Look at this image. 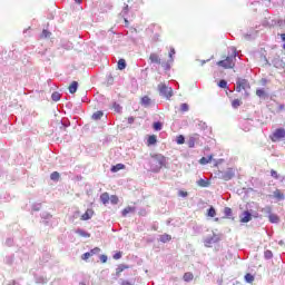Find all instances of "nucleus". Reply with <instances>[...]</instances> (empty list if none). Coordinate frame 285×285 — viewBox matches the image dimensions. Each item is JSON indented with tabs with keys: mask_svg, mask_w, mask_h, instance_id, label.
Returning <instances> with one entry per match:
<instances>
[{
	"mask_svg": "<svg viewBox=\"0 0 285 285\" xmlns=\"http://www.w3.org/2000/svg\"><path fill=\"white\" fill-rule=\"evenodd\" d=\"M235 61H237V48L230 47L228 48L227 56L223 57V60L217 62V66L224 68L225 70L235 68Z\"/></svg>",
	"mask_w": 285,
	"mask_h": 285,
	"instance_id": "nucleus-1",
	"label": "nucleus"
},
{
	"mask_svg": "<svg viewBox=\"0 0 285 285\" xmlns=\"http://www.w3.org/2000/svg\"><path fill=\"white\" fill-rule=\"evenodd\" d=\"M158 91L163 97H166V99L173 97V88L168 87L166 82H160L158 85Z\"/></svg>",
	"mask_w": 285,
	"mask_h": 285,
	"instance_id": "nucleus-2",
	"label": "nucleus"
},
{
	"mask_svg": "<svg viewBox=\"0 0 285 285\" xmlns=\"http://www.w3.org/2000/svg\"><path fill=\"white\" fill-rule=\"evenodd\" d=\"M271 141L277 142L282 141V139H285V129L284 128H277L271 136Z\"/></svg>",
	"mask_w": 285,
	"mask_h": 285,
	"instance_id": "nucleus-3",
	"label": "nucleus"
},
{
	"mask_svg": "<svg viewBox=\"0 0 285 285\" xmlns=\"http://www.w3.org/2000/svg\"><path fill=\"white\" fill-rule=\"evenodd\" d=\"M242 90H250V83L246 79H238L236 81V92H242Z\"/></svg>",
	"mask_w": 285,
	"mask_h": 285,
	"instance_id": "nucleus-4",
	"label": "nucleus"
},
{
	"mask_svg": "<svg viewBox=\"0 0 285 285\" xmlns=\"http://www.w3.org/2000/svg\"><path fill=\"white\" fill-rule=\"evenodd\" d=\"M154 163L158 166H166V158L161 154H156L153 156Z\"/></svg>",
	"mask_w": 285,
	"mask_h": 285,
	"instance_id": "nucleus-5",
	"label": "nucleus"
},
{
	"mask_svg": "<svg viewBox=\"0 0 285 285\" xmlns=\"http://www.w3.org/2000/svg\"><path fill=\"white\" fill-rule=\"evenodd\" d=\"M233 177H235V170H233V168H228L222 174V179H224L225 181H230Z\"/></svg>",
	"mask_w": 285,
	"mask_h": 285,
	"instance_id": "nucleus-6",
	"label": "nucleus"
},
{
	"mask_svg": "<svg viewBox=\"0 0 285 285\" xmlns=\"http://www.w3.org/2000/svg\"><path fill=\"white\" fill-rule=\"evenodd\" d=\"M94 215H95L94 209H87L85 214L81 215L80 219L81 222H88V219H92Z\"/></svg>",
	"mask_w": 285,
	"mask_h": 285,
	"instance_id": "nucleus-7",
	"label": "nucleus"
},
{
	"mask_svg": "<svg viewBox=\"0 0 285 285\" xmlns=\"http://www.w3.org/2000/svg\"><path fill=\"white\" fill-rule=\"evenodd\" d=\"M243 215H244V217L240 218V222L243 224H248V222H250V219H253V215L249 214V212H244Z\"/></svg>",
	"mask_w": 285,
	"mask_h": 285,
	"instance_id": "nucleus-8",
	"label": "nucleus"
},
{
	"mask_svg": "<svg viewBox=\"0 0 285 285\" xmlns=\"http://www.w3.org/2000/svg\"><path fill=\"white\" fill-rule=\"evenodd\" d=\"M79 88V82L77 81H72L70 85H69V92L70 95H75V92H77V89Z\"/></svg>",
	"mask_w": 285,
	"mask_h": 285,
	"instance_id": "nucleus-9",
	"label": "nucleus"
},
{
	"mask_svg": "<svg viewBox=\"0 0 285 285\" xmlns=\"http://www.w3.org/2000/svg\"><path fill=\"white\" fill-rule=\"evenodd\" d=\"M213 161V155H209L207 157H202L199 159V164H202V166H206V164H210Z\"/></svg>",
	"mask_w": 285,
	"mask_h": 285,
	"instance_id": "nucleus-10",
	"label": "nucleus"
},
{
	"mask_svg": "<svg viewBox=\"0 0 285 285\" xmlns=\"http://www.w3.org/2000/svg\"><path fill=\"white\" fill-rule=\"evenodd\" d=\"M149 60L151 61V63H161V59L157 53H150Z\"/></svg>",
	"mask_w": 285,
	"mask_h": 285,
	"instance_id": "nucleus-11",
	"label": "nucleus"
},
{
	"mask_svg": "<svg viewBox=\"0 0 285 285\" xmlns=\"http://www.w3.org/2000/svg\"><path fill=\"white\" fill-rule=\"evenodd\" d=\"M125 168H126V165L117 164L111 167V173H119V170H124Z\"/></svg>",
	"mask_w": 285,
	"mask_h": 285,
	"instance_id": "nucleus-12",
	"label": "nucleus"
},
{
	"mask_svg": "<svg viewBox=\"0 0 285 285\" xmlns=\"http://www.w3.org/2000/svg\"><path fill=\"white\" fill-rule=\"evenodd\" d=\"M261 212L263 213V215H265V217H268L273 213V207L265 206L261 209Z\"/></svg>",
	"mask_w": 285,
	"mask_h": 285,
	"instance_id": "nucleus-13",
	"label": "nucleus"
},
{
	"mask_svg": "<svg viewBox=\"0 0 285 285\" xmlns=\"http://www.w3.org/2000/svg\"><path fill=\"white\" fill-rule=\"evenodd\" d=\"M268 219H269L271 224H279V217L277 216V214L272 213L268 216Z\"/></svg>",
	"mask_w": 285,
	"mask_h": 285,
	"instance_id": "nucleus-14",
	"label": "nucleus"
},
{
	"mask_svg": "<svg viewBox=\"0 0 285 285\" xmlns=\"http://www.w3.org/2000/svg\"><path fill=\"white\" fill-rule=\"evenodd\" d=\"M159 239L163 244H167V242H170L173 239V236H170V234H163L160 235Z\"/></svg>",
	"mask_w": 285,
	"mask_h": 285,
	"instance_id": "nucleus-15",
	"label": "nucleus"
},
{
	"mask_svg": "<svg viewBox=\"0 0 285 285\" xmlns=\"http://www.w3.org/2000/svg\"><path fill=\"white\" fill-rule=\"evenodd\" d=\"M100 200L102 204H108V202H110V195L108 193H102L100 195Z\"/></svg>",
	"mask_w": 285,
	"mask_h": 285,
	"instance_id": "nucleus-16",
	"label": "nucleus"
},
{
	"mask_svg": "<svg viewBox=\"0 0 285 285\" xmlns=\"http://www.w3.org/2000/svg\"><path fill=\"white\" fill-rule=\"evenodd\" d=\"M155 144H157V136H155V135L149 136L147 139V145L155 146Z\"/></svg>",
	"mask_w": 285,
	"mask_h": 285,
	"instance_id": "nucleus-17",
	"label": "nucleus"
},
{
	"mask_svg": "<svg viewBox=\"0 0 285 285\" xmlns=\"http://www.w3.org/2000/svg\"><path fill=\"white\" fill-rule=\"evenodd\" d=\"M140 104L141 106H145L146 108H148V106H150V97L148 96L142 97L140 100Z\"/></svg>",
	"mask_w": 285,
	"mask_h": 285,
	"instance_id": "nucleus-18",
	"label": "nucleus"
},
{
	"mask_svg": "<svg viewBox=\"0 0 285 285\" xmlns=\"http://www.w3.org/2000/svg\"><path fill=\"white\" fill-rule=\"evenodd\" d=\"M126 269H128V265H119L116 269L117 277H119V275H121V273H124Z\"/></svg>",
	"mask_w": 285,
	"mask_h": 285,
	"instance_id": "nucleus-19",
	"label": "nucleus"
},
{
	"mask_svg": "<svg viewBox=\"0 0 285 285\" xmlns=\"http://www.w3.org/2000/svg\"><path fill=\"white\" fill-rule=\"evenodd\" d=\"M194 277H195V276L193 275V273L187 272V273L184 274L183 279H184L185 282H193Z\"/></svg>",
	"mask_w": 285,
	"mask_h": 285,
	"instance_id": "nucleus-20",
	"label": "nucleus"
},
{
	"mask_svg": "<svg viewBox=\"0 0 285 285\" xmlns=\"http://www.w3.org/2000/svg\"><path fill=\"white\" fill-rule=\"evenodd\" d=\"M197 141V135L191 136L188 140V147L189 148H195V142Z\"/></svg>",
	"mask_w": 285,
	"mask_h": 285,
	"instance_id": "nucleus-21",
	"label": "nucleus"
},
{
	"mask_svg": "<svg viewBox=\"0 0 285 285\" xmlns=\"http://www.w3.org/2000/svg\"><path fill=\"white\" fill-rule=\"evenodd\" d=\"M245 281L247 282V284H253L255 282V276H253V274L247 273L245 275Z\"/></svg>",
	"mask_w": 285,
	"mask_h": 285,
	"instance_id": "nucleus-22",
	"label": "nucleus"
},
{
	"mask_svg": "<svg viewBox=\"0 0 285 285\" xmlns=\"http://www.w3.org/2000/svg\"><path fill=\"white\" fill-rule=\"evenodd\" d=\"M118 70H126V60L125 59L118 60Z\"/></svg>",
	"mask_w": 285,
	"mask_h": 285,
	"instance_id": "nucleus-23",
	"label": "nucleus"
},
{
	"mask_svg": "<svg viewBox=\"0 0 285 285\" xmlns=\"http://www.w3.org/2000/svg\"><path fill=\"white\" fill-rule=\"evenodd\" d=\"M176 144H178L179 146H181V144H186V138L184 137V135H179L176 137Z\"/></svg>",
	"mask_w": 285,
	"mask_h": 285,
	"instance_id": "nucleus-24",
	"label": "nucleus"
},
{
	"mask_svg": "<svg viewBox=\"0 0 285 285\" xmlns=\"http://www.w3.org/2000/svg\"><path fill=\"white\" fill-rule=\"evenodd\" d=\"M224 215L227 218H230L233 216V209L230 207H225Z\"/></svg>",
	"mask_w": 285,
	"mask_h": 285,
	"instance_id": "nucleus-25",
	"label": "nucleus"
},
{
	"mask_svg": "<svg viewBox=\"0 0 285 285\" xmlns=\"http://www.w3.org/2000/svg\"><path fill=\"white\" fill-rule=\"evenodd\" d=\"M129 213H135V207H126L122 210V217H126V215H128Z\"/></svg>",
	"mask_w": 285,
	"mask_h": 285,
	"instance_id": "nucleus-26",
	"label": "nucleus"
},
{
	"mask_svg": "<svg viewBox=\"0 0 285 285\" xmlns=\"http://www.w3.org/2000/svg\"><path fill=\"white\" fill-rule=\"evenodd\" d=\"M59 177H60L59 171H53L50 175V179H52V181H59Z\"/></svg>",
	"mask_w": 285,
	"mask_h": 285,
	"instance_id": "nucleus-27",
	"label": "nucleus"
},
{
	"mask_svg": "<svg viewBox=\"0 0 285 285\" xmlns=\"http://www.w3.org/2000/svg\"><path fill=\"white\" fill-rule=\"evenodd\" d=\"M50 35H51L50 31L43 29L42 33L40 35V39H48L50 38Z\"/></svg>",
	"mask_w": 285,
	"mask_h": 285,
	"instance_id": "nucleus-28",
	"label": "nucleus"
},
{
	"mask_svg": "<svg viewBox=\"0 0 285 285\" xmlns=\"http://www.w3.org/2000/svg\"><path fill=\"white\" fill-rule=\"evenodd\" d=\"M51 99H52V101H59L60 99H61V94L60 92H53L52 95H51Z\"/></svg>",
	"mask_w": 285,
	"mask_h": 285,
	"instance_id": "nucleus-29",
	"label": "nucleus"
},
{
	"mask_svg": "<svg viewBox=\"0 0 285 285\" xmlns=\"http://www.w3.org/2000/svg\"><path fill=\"white\" fill-rule=\"evenodd\" d=\"M101 117H104V111H96L92 115V119H95V120H99V119H101Z\"/></svg>",
	"mask_w": 285,
	"mask_h": 285,
	"instance_id": "nucleus-30",
	"label": "nucleus"
},
{
	"mask_svg": "<svg viewBox=\"0 0 285 285\" xmlns=\"http://www.w3.org/2000/svg\"><path fill=\"white\" fill-rule=\"evenodd\" d=\"M239 106H242V100H239V99H234V100L232 101V107H233V108H239Z\"/></svg>",
	"mask_w": 285,
	"mask_h": 285,
	"instance_id": "nucleus-31",
	"label": "nucleus"
},
{
	"mask_svg": "<svg viewBox=\"0 0 285 285\" xmlns=\"http://www.w3.org/2000/svg\"><path fill=\"white\" fill-rule=\"evenodd\" d=\"M175 55H176L175 48H170V51H169L170 63H173V61H175V59L173 58V57H175Z\"/></svg>",
	"mask_w": 285,
	"mask_h": 285,
	"instance_id": "nucleus-32",
	"label": "nucleus"
},
{
	"mask_svg": "<svg viewBox=\"0 0 285 285\" xmlns=\"http://www.w3.org/2000/svg\"><path fill=\"white\" fill-rule=\"evenodd\" d=\"M208 217H215L217 215V212L215 210V207H210L207 213Z\"/></svg>",
	"mask_w": 285,
	"mask_h": 285,
	"instance_id": "nucleus-33",
	"label": "nucleus"
},
{
	"mask_svg": "<svg viewBox=\"0 0 285 285\" xmlns=\"http://www.w3.org/2000/svg\"><path fill=\"white\" fill-rule=\"evenodd\" d=\"M188 110H189L188 104H181L180 105V111L181 112H188Z\"/></svg>",
	"mask_w": 285,
	"mask_h": 285,
	"instance_id": "nucleus-34",
	"label": "nucleus"
},
{
	"mask_svg": "<svg viewBox=\"0 0 285 285\" xmlns=\"http://www.w3.org/2000/svg\"><path fill=\"white\" fill-rule=\"evenodd\" d=\"M274 196L276 199H284V194L279 190L274 191Z\"/></svg>",
	"mask_w": 285,
	"mask_h": 285,
	"instance_id": "nucleus-35",
	"label": "nucleus"
},
{
	"mask_svg": "<svg viewBox=\"0 0 285 285\" xmlns=\"http://www.w3.org/2000/svg\"><path fill=\"white\" fill-rule=\"evenodd\" d=\"M256 95H257V97H265L266 96V91L264 89H257L256 90Z\"/></svg>",
	"mask_w": 285,
	"mask_h": 285,
	"instance_id": "nucleus-36",
	"label": "nucleus"
},
{
	"mask_svg": "<svg viewBox=\"0 0 285 285\" xmlns=\"http://www.w3.org/2000/svg\"><path fill=\"white\" fill-rule=\"evenodd\" d=\"M90 257H92V254H90V252H87V253L82 254L81 259H83L86 262L87 259H90Z\"/></svg>",
	"mask_w": 285,
	"mask_h": 285,
	"instance_id": "nucleus-37",
	"label": "nucleus"
},
{
	"mask_svg": "<svg viewBox=\"0 0 285 285\" xmlns=\"http://www.w3.org/2000/svg\"><path fill=\"white\" fill-rule=\"evenodd\" d=\"M218 86H219V88H228V82H226V80H220L218 82Z\"/></svg>",
	"mask_w": 285,
	"mask_h": 285,
	"instance_id": "nucleus-38",
	"label": "nucleus"
},
{
	"mask_svg": "<svg viewBox=\"0 0 285 285\" xmlns=\"http://www.w3.org/2000/svg\"><path fill=\"white\" fill-rule=\"evenodd\" d=\"M89 253L91 254V257H92V255H97V253H101V248L95 247V248L91 249Z\"/></svg>",
	"mask_w": 285,
	"mask_h": 285,
	"instance_id": "nucleus-39",
	"label": "nucleus"
},
{
	"mask_svg": "<svg viewBox=\"0 0 285 285\" xmlns=\"http://www.w3.org/2000/svg\"><path fill=\"white\" fill-rule=\"evenodd\" d=\"M110 202H111V204H119V197L112 195V196L110 197Z\"/></svg>",
	"mask_w": 285,
	"mask_h": 285,
	"instance_id": "nucleus-40",
	"label": "nucleus"
},
{
	"mask_svg": "<svg viewBox=\"0 0 285 285\" xmlns=\"http://www.w3.org/2000/svg\"><path fill=\"white\" fill-rule=\"evenodd\" d=\"M271 175H272V177H274V179H279V175L277 174V171L275 169L271 170Z\"/></svg>",
	"mask_w": 285,
	"mask_h": 285,
	"instance_id": "nucleus-41",
	"label": "nucleus"
},
{
	"mask_svg": "<svg viewBox=\"0 0 285 285\" xmlns=\"http://www.w3.org/2000/svg\"><path fill=\"white\" fill-rule=\"evenodd\" d=\"M154 130H161V122H154Z\"/></svg>",
	"mask_w": 285,
	"mask_h": 285,
	"instance_id": "nucleus-42",
	"label": "nucleus"
},
{
	"mask_svg": "<svg viewBox=\"0 0 285 285\" xmlns=\"http://www.w3.org/2000/svg\"><path fill=\"white\" fill-rule=\"evenodd\" d=\"M100 261L102 262V264H106L108 262V256L101 255Z\"/></svg>",
	"mask_w": 285,
	"mask_h": 285,
	"instance_id": "nucleus-43",
	"label": "nucleus"
},
{
	"mask_svg": "<svg viewBox=\"0 0 285 285\" xmlns=\"http://www.w3.org/2000/svg\"><path fill=\"white\" fill-rule=\"evenodd\" d=\"M121 255L122 253L121 252H118L114 255V259H121Z\"/></svg>",
	"mask_w": 285,
	"mask_h": 285,
	"instance_id": "nucleus-44",
	"label": "nucleus"
},
{
	"mask_svg": "<svg viewBox=\"0 0 285 285\" xmlns=\"http://www.w3.org/2000/svg\"><path fill=\"white\" fill-rule=\"evenodd\" d=\"M179 197H188V191L180 190Z\"/></svg>",
	"mask_w": 285,
	"mask_h": 285,
	"instance_id": "nucleus-45",
	"label": "nucleus"
},
{
	"mask_svg": "<svg viewBox=\"0 0 285 285\" xmlns=\"http://www.w3.org/2000/svg\"><path fill=\"white\" fill-rule=\"evenodd\" d=\"M215 242H217V239L212 237V238L206 240V244H214Z\"/></svg>",
	"mask_w": 285,
	"mask_h": 285,
	"instance_id": "nucleus-46",
	"label": "nucleus"
},
{
	"mask_svg": "<svg viewBox=\"0 0 285 285\" xmlns=\"http://www.w3.org/2000/svg\"><path fill=\"white\" fill-rule=\"evenodd\" d=\"M199 186L206 187V183L204 181V179L199 180Z\"/></svg>",
	"mask_w": 285,
	"mask_h": 285,
	"instance_id": "nucleus-47",
	"label": "nucleus"
},
{
	"mask_svg": "<svg viewBox=\"0 0 285 285\" xmlns=\"http://www.w3.org/2000/svg\"><path fill=\"white\" fill-rule=\"evenodd\" d=\"M121 285H132V284H130V282L128 281H122Z\"/></svg>",
	"mask_w": 285,
	"mask_h": 285,
	"instance_id": "nucleus-48",
	"label": "nucleus"
},
{
	"mask_svg": "<svg viewBox=\"0 0 285 285\" xmlns=\"http://www.w3.org/2000/svg\"><path fill=\"white\" fill-rule=\"evenodd\" d=\"M114 106L116 107V109L121 110V107L119 105L114 104Z\"/></svg>",
	"mask_w": 285,
	"mask_h": 285,
	"instance_id": "nucleus-49",
	"label": "nucleus"
},
{
	"mask_svg": "<svg viewBox=\"0 0 285 285\" xmlns=\"http://www.w3.org/2000/svg\"><path fill=\"white\" fill-rule=\"evenodd\" d=\"M279 110H285V106L284 105H279Z\"/></svg>",
	"mask_w": 285,
	"mask_h": 285,
	"instance_id": "nucleus-50",
	"label": "nucleus"
},
{
	"mask_svg": "<svg viewBox=\"0 0 285 285\" xmlns=\"http://www.w3.org/2000/svg\"><path fill=\"white\" fill-rule=\"evenodd\" d=\"M78 4H81L83 0H75Z\"/></svg>",
	"mask_w": 285,
	"mask_h": 285,
	"instance_id": "nucleus-51",
	"label": "nucleus"
},
{
	"mask_svg": "<svg viewBox=\"0 0 285 285\" xmlns=\"http://www.w3.org/2000/svg\"><path fill=\"white\" fill-rule=\"evenodd\" d=\"M266 255H273V253H271V250H267V252H266Z\"/></svg>",
	"mask_w": 285,
	"mask_h": 285,
	"instance_id": "nucleus-52",
	"label": "nucleus"
},
{
	"mask_svg": "<svg viewBox=\"0 0 285 285\" xmlns=\"http://www.w3.org/2000/svg\"><path fill=\"white\" fill-rule=\"evenodd\" d=\"M266 255H273V253H271V250H267V252H266Z\"/></svg>",
	"mask_w": 285,
	"mask_h": 285,
	"instance_id": "nucleus-53",
	"label": "nucleus"
},
{
	"mask_svg": "<svg viewBox=\"0 0 285 285\" xmlns=\"http://www.w3.org/2000/svg\"><path fill=\"white\" fill-rule=\"evenodd\" d=\"M248 95H249L248 92H245V96H246V97H248Z\"/></svg>",
	"mask_w": 285,
	"mask_h": 285,
	"instance_id": "nucleus-54",
	"label": "nucleus"
}]
</instances>
